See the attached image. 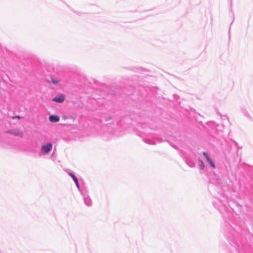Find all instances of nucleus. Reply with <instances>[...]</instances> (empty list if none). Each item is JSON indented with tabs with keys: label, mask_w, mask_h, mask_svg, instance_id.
Wrapping results in <instances>:
<instances>
[{
	"label": "nucleus",
	"mask_w": 253,
	"mask_h": 253,
	"mask_svg": "<svg viewBox=\"0 0 253 253\" xmlns=\"http://www.w3.org/2000/svg\"><path fill=\"white\" fill-rule=\"evenodd\" d=\"M69 175L72 177V178L73 179L74 182H75L76 183V186L79 187V183H78V179L77 178V177L74 175L72 173H69Z\"/></svg>",
	"instance_id": "nucleus-5"
},
{
	"label": "nucleus",
	"mask_w": 253,
	"mask_h": 253,
	"mask_svg": "<svg viewBox=\"0 0 253 253\" xmlns=\"http://www.w3.org/2000/svg\"><path fill=\"white\" fill-rule=\"evenodd\" d=\"M52 148V144L51 143H48L45 145L42 146L41 150L44 154H47L51 151Z\"/></svg>",
	"instance_id": "nucleus-1"
},
{
	"label": "nucleus",
	"mask_w": 253,
	"mask_h": 253,
	"mask_svg": "<svg viewBox=\"0 0 253 253\" xmlns=\"http://www.w3.org/2000/svg\"><path fill=\"white\" fill-rule=\"evenodd\" d=\"M65 99V96L63 94H60L52 99V101L58 103H63Z\"/></svg>",
	"instance_id": "nucleus-2"
},
{
	"label": "nucleus",
	"mask_w": 253,
	"mask_h": 253,
	"mask_svg": "<svg viewBox=\"0 0 253 253\" xmlns=\"http://www.w3.org/2000/svg\"><path fill=\"white\" fill-rule=\"evenodd\" d=\"M49 120L51 122L56 123V122H58L59 121L60 118H59V117L58 116H56V115H51V116H49Z\"/></svg>",
	"instance_id": "nucleus-4"
},
{
	"label": "nucleus",
	"mask_w": 253,
	"mask_h": 253,
	"mask_svg": "<svg viewBox=\"0 0 253 253\" xmlns=\"http://www.w3.org/2000/svg\"><path fill=\"white\" fill-rule=\"evenodd\" d=\"M16 118L19 119V118H20V117H19V116H17V117H16Z\"/></svg>",
	"instance_id": "nucleus-8"
},
{
	"label": "nucleus",
	"mask_w": 253,
	"mask_h": 253,
	"mask_svg": "<svg viewBox=\"0 0 253 253\" xmlns=\"http://www.w3.org/2000/svg\"><path fill=\"white\" fill-rule=\"evenodd\" d=\"M51 81L54 84H58L59 83V81L55 79H51Z\"/></svg>",
	"instance_id": "nucleus-7"
},
{
	"label": "nucleus",
	"mask_w": 253,
	"mask_h": 253,
	"mask_svg": "<svg viewBox=\"0 0 253 253\" xmlns=\"http://www.w3.org/2000/svg\"><path fill=\"white\" fill-rule=\"evenodd\" d=\"M12 133L15 135L20 137H23V133L19 130L14 131Z\"/></svg>",
	"instance_id": "nucleus-6"
},
{
	"label": "nucleus",
	"mask_w": 253,
	"mask_h": 253,
	"mask_svg": "<svg viewBox=\"0 0 253 253\" xmlns=\"http://www.w3.org/2000/svg\"><path fill=\"white\" fill-rule=\"evenodd\" d=\"M203 155L205 157L207 161L209 163V164L210 165V166L213 169L215 168V165L213 163V162L211 160V159L209 158L208 154L206 152H203Z\"/></svg>",
	"instance_id": "nucleus-3"
}]
</instances>
